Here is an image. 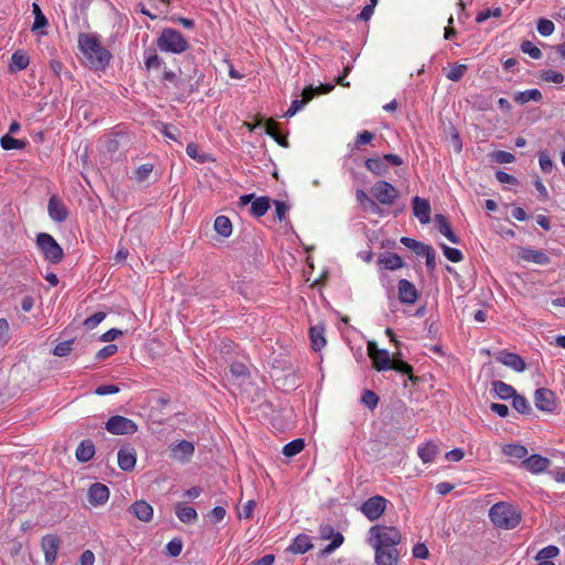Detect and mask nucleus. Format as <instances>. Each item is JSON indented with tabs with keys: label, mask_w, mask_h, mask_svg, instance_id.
<instances>
[{
	"label": "nucleus",
	"mask_w": 565,
	"mask_h": 565,
	"mask_svg": "<svg viewBox=\"0 0 565 565\" xmlns=\"http://www.w3.org/2000/svg\"><path fill=\"white\" fill-rule=\"evenodd\" d=\"M78 47L95 70H105L111 58L110 52L104 47L95 34L79 33Z\"/></svg>",
	"instance_id": "f257e3e1"
},
{
	"label": "nucleus",
	"mask_w": 565,
	"mask_h": 565,
	"mask_svg": "<svg viewBox=\"0 0 565 565\" xmlns=\"http://www.w3.org/2000/svg\"><path fill=\"white\" fill-rule=\"evenodd\" d=\"M489 518L495 526L507 530L516 527L521 522V513L507 502L493 504Z\"/></svg>",
	"instance_id": "f03ea898"
},
{
	"label": "nucleus",
	"mask_w": 565,
	"mask_h": 565,
	"mask_svg": "<svg viewBox=\"0 0 565 565\" xmlns=\"http://www.w3.org/2000/svg\"><path fill=\"white\" fill-rule=\"evenodd\" d=\"M369 534L374 550L396 547L402 542V534L395 526L376 524L370 529Z\"/></svg>",
	"instance_id": "7ed1b4c3"
},
{
	"label": "nucleus",
	"mask_w": 565,
	"mask_h": 565,
	"mask_svg": "<svg viewBox=\"0 0 565 565\" xmlns=\"http://www.w3.org/2000/svg\"><path fill=\"white\" fill-rule=\"evenodd\" d=\"M158 47L163 52L180 54L189 49L185 38L177 30L166 28L157 40Z\"/></svg>",
	"instance_id": "20e7f679"
},
{
	"label": "nucleus",
	"mask_w": 565,
	"mask_h": 565,
	"mask_svg": "<svg viewBox=\"0 0 565 565\" xmlns=\"http://www.w3.org/2000/svg\"><path fill=\"white\" fill-rule=\"evenodd\" d=\"M36 244L42 250L46 260L52 264H58L64 257V252L54 237L47 233H40L36 237Z\"/></svg>",
	"instance_id": "39448f33"
},
{
	"label": "nucleus",
	"mask_w": 565,
	"mask_h": 565,
	"mask_svg": "<svg viewBox=\"0 0 565 565\" xmlns=\"http://www.w3.org/2000/svg\"><path fill=\"white\" fill-rule=\"evenodd\" d=\"M105 428L113 435H132L138 430V425L130 418L115 415L106 422Z\"/></svg>",
	"instance_id": "423d86ee"
},
{
	"label": "nucleus",
	"mask_w": 565,
	"mask_h": 565,
	"mask_svg": "<svg viewBox=\"0 0 565 565\" xmlns=\"http://www.w3.org/2000/svg\"><path fill=\"white\" fill-rule=\"evenodd\" d=\"M374 199L385 205H391L399 196L398 190L387 181H377L371 188Z\"/></svg>",
	"instance_id": "0eeeda50"
},
{
	"label": "nucleus",
	"mask_w": 565,
	"mask_h": 565,
	"mask_svg": "<svg viewBox=\"0 0 565 565\" xmlns=\"http://www.w3.org/2000/svg\"><path fill=\"white\" fill-rule=\"evenodd\" d=\"M387 502L388 501L382 495H373L362 503L360 510L373 522L384 514Z\"/></svg>",
	"instance_id": "6e6552de"
},
{
	"label": "nucleus",
	"mask_w": 565,
	"mask_h": 565,
	"mask_svg": "<svg viewBox=\"0 0 565 565\" xmlns=\"http://www.w3.org/2000/svg\"><path fill=\"white\" fill-rule=\"evenodd\" d=\"M367 351L375 370L385 371L390 369L393 356L390 355L387 350L379 349L374 342H369Z\"/></svg>",
	"instance_id": "1a4fd4ad"
},
{
	"label": "nucleus",
	"mask_w": 565,
	"mask_h": 565,
	"mask_svg": "<svg viewBox=\"0 0 565 565\" xmlns=\"http://www.w3.org/2000/svg\"><path fill=\"white\" fill-rule=\"evenodd\" d=\"M534 403L537 409L546 413H553L557 407L555 393L545 387L535 391Z\"/></svg>",
	"instance_id": "9d476101"
},
{
	"label": "nucleus",
	"mask_w": 565,
	"mask_h": 565,
	"mask_svg": "<svg viewBox=\"0 0 565 565\" xmlns=\"http://www.w3.org/2000/svg\"><path fill=\"white\" fill-rule=\"evenodd\" d=\"M194 445L188 440H181L178 444L169 446L170 458L181 463L189 462L194 454Z\"/></svg>",
	"instance_id": "9b49d317"
},
{
	"label": "nucleus",
	"mask_w": 565,
	"mask_h": 565,
	"mask_svg": "<svg viewBox=\"0 0 565 565\" xmlns=\"http://www.w3.org/2000/svg\"><path fill=\"white\" fill-rule=\"evenodd\" d=\"M319 535L322 540H332L329 545H327L321 554H330L338 547H340L344 541L343 535L340 532H334V529L330 524H321L319 527Z\"/></svg>",
	"instance_id": "f8f14e48"
},
{
	"label": "nucleus",
	"mask_w": 565,
	"mask_h": 565,
	"mask_svg": "<svg viewBox=\"0 0 565 565\" xmlns=\"http://www.w3.org/2000/svg\"><path fill=\"white\" fill-rule=\"evenodd\" d=\"M60 546L61 540L56 535L47 534L42 537L41 547L46 565H53L55 563Z\"/></svg>",
	"instance_id": "ddd939ff"
},
{
	"label": "nucleus",
	"mask_w": 565,
	"mask_h": 565,
	"mask_svg": "<svg viewBox=\"0 0 565 565\" xmlns=\"http://www.w3.org/2000/svg\"><path fill=\"white\" fill-rule=\"evenodd\" d=\"M109 494V489L106 484L95 482L88 488L87 500L92 505L98 507L108 501Z\"/></svg>",
	"instance_id": "4468645a"
},
{
	"label": "nucleus",
	"mask_w": 565,
	"mask_h": 565,
	"mask_svg": "<svg viewBox=\"0 0 565 565\" xmlns=\"http://www.w3.org/2000/svg\"><path fill=\"white\" fill-rule=\"evenodd\" d=\"M47 212L50 217L58 223H62L68 217V210L57 195H52L49 199Z\"/></svg>",
	"instance_id": "2eb2a0df"
},
{
	"label": "nucleus",
	"mask_w": 565,
	"mask_h": 565,
	"mask_svg": "<svg viewBox=\"0 0 565 565\" xmlns=\"http://www.w3.org/2000/svg\"><path fill=\"white\" fill-rule=\"evenodd\" d=\"M398 299L404 305H413L418 298V291L413 282L407 279L398 281Z\"/></svg>",
	"instance_id": "dca6fc26"
},
{
	"label": "nucleus",
	"mask_w": 565,
	"mask_h": 565,
	"mask_svg": "<svg viewBox=\"0 0 565 565\" xmlns=\"http://www.w3.org/2000/svg\"><path fill=\"white\" fill-rule=\"evenodd\" d=\"M118 466L124 471H132L136 466V450L131 446H124L117 455Z\"/></svg>",
	"instance_id": "f3484780"
},
{
	"label": "nucleus",
	"mask_w": 565,
	"mask_h": 565,
	"mask_svg": "<svg viewBox=\"0 0 565 565\" xmlns=\"http://www.w3.org/2000/svg\"><path fill=\"white\" fill-rule=\"evenodd\" d=\"M128 512L142 522H150L153 516V508L145 500L134 502Z\"/></svg>",
	"instance_id": "a211bd4d"
},
{
	"label": "nucleus",
	"mask_w": 565,
	"mask_h": 565,
	"mask_svg": "<svg viewBox=\"0 0 565 565\" xmlns=\"http://www.w3.org/2000/svg\"><path fill=\"white\" fill-rule=\"evenodd\" d=\"M414 215L419 220L422 224H428L430 222V204L426 199L414 196L412 200Z\"/></svg>",
	"instance_id": "6ab92c4d"
},
{
	"label": "nucleus",
	"mask_w": 565,
	"mask_h": 565,
	"mask_svg": "<svg viewBox=\"0 0 565 565\" xmlns=\"http://www.w3.org/2000/svg\"><path fill=\"white\" fill-rule=\"evenodd\" d=\"M497 360L516 372H523L526 369L524 360L516 353L500 351Z\"/></svg>",
	"instance_id": "aec40b11"
},
{
	"label": "nucleus",
	"mask_w": 565,
	"mask_h": 565,
	"mask_svg": "<svg viewBox=\"0 0 565 565\" xmlns=\"http://www.w3.org/2000/svg\"><path fill=\"white\" fill-rule=\"evenodd\" d=\"M550 466V460L541 455H532L522 460L521 467L533 473L543 472Z\"/></svg>",
	"instance_id": "412c9836"
},
{
	"label": "nucleus",
	"mask_w": 565,
	"mask_h": 565,
	"mask_svg": "<svg viewBox=\"0 0 565 565\" xmlns=\"http://www.w3.org/2000/svg\"><path fill=\"white\" fill-rule=\"evenodd\" d=\"M374 561L376 565H397L399 552L396 547L375 550Z\"/></svg>",
	"instance_id": "4be33fe9"
},
{
	"label": "nucleus",
	"mask_w": 565,
	"mask_h": 565,
	"mask_svg": "<svg viewBox=\"0 0 565 565\" xmlns=\"http://www.w3.org/2000/svg\"><path fill=\"white\" fill-rule=\"evenodd\" d=\"M401 352H397L393 355V360L391 362V366L388 370H394L398 373H402L404 375H407L408 379L414 383L417 384L419 381L418 376H415L413 373V366L408 364L407 362L399 359Z\"/></svg>",
	"instance_id": "5701e85b"
},
{
	"label": "nucleus",
	"mask_w": 565,
	"mask_h": 565,
	"mask_svg": "<svg viewBox=\"0 0 565 565\" xmlns=\"http://www.w3.org/2000/svg\"><path fill=\"white\" fill-rule=\"evenodd\" d=\"M435 222L437 230L446 236L451 243L459 244L460 238L452 231L451 224L444 214H436Z\"/></svg>",
	"instance_id": "b1692460"
},
{
	"label": "nucleus",
	"mask_w": 565,
	"mask_h": 565,
	"mask_svg": "<svg viewBox=\"0 0 565 565\" xmlns=\"http://www.w3.org/2000/svg\"><path fill=\"white\" fill-rule=\"evenodd\" d=\"M355 199L365 212H371L377 215L383 214V210L380 207V205L372 198H370L365 191L356 190Z\"/></svg>",
	"instance_id": "393cba45"
},
{
	"label": "nucleus",
	"mask_w": 565,
	"mask_h": 565,
	"mask_svg": "<svg viewBox=\"0 0 565 565\" xmlns=\"http://www.w3.org/2000/svg\"><path fill=\"white\" fill-rule=\"evenodd\" d=\"M520 257L523 260L532 262L539 265H547L551 262L550 257L544 252L532 248H522L520 252Z\"/></svg>",
	"instance_id": "a878e982"
},
{
	"label": "nucleus",
	"mask_w": 565,
	"mask_h": 565,
	"mask_svg": "<svg viewBox=\"0 0 565 565\" xmlns=\"http://www.w3.org/2000/svg\"><path fill=\"white\" fill-rule=\"evenodd\" d=\"M324 331L326 328L322 324H318L309 329L311 348L316 352L320 351L327 343L324 339Z\"/></svg>",
	"instance_id": "bb28decb"
},
{
	"label": "nucleus",
	"mask_w": 565,
	"mask_h": 565,
	"mask_svg": "<svg viewBox=\"0 0 565 565\" xmlns=\"http://www.w3.org/2000/svg\"><path fill=\"white\" fill-rule=\"evenodd\" d=\"M379 264L383 265L385 269L396 270L404 266V262L396 253H384L379 257Z\"/></svg>",
	"instance_id": "cd10ccee"
},
{
	"label": "nucleus",
	"mask_w": 565,
	"mask_h": 565,
	"mask_svg": "<svg viewBox=\"0 0 565 565\" xmlns=\"http://www.w3.org/2000/svg\"><path fill=\"white\" fill-rule=\"evenodd\" d=\"M95 455V446L90 439L81 441L76 448L75 456L79 462L89 461Z\"/></svg>",
	"instance_id": "c85d7f7f"
},
{
	"label": "nucleus",
	"mask_w": 565,
	"mask_h": 565,
	"mask_svg": "<svg viewBox=\"0 0 565 565\" xmlns=\"http://www.w3.org/2000/svg\"><path fill=\"white\" fill-rule=\"evenodd\" d=\"M265 131L268 136L275 139V141L281 146L287 148L289 146L287 136H284L278 130V122L274 119H267L265 124Z\"/></svg>",
	"instance_id": "c756f323"
},
{
	"label": "nucleus",
	"mask_w": 565,
	"mask_h": 565,
	"mask_svg": "<svg viewBox=\"0 0 565 565\" xmlns=\"http://www.w3.org/2000/svg\"><path fill=\"white\" fill-rule=\"evenodd\" d=\"M364 164L370 172L377 177L386 175L388 172V167L382 157L369 158L365 160Z\"/></svg>",
	"instance_id": "7c9ffc66"
},
{
	"label": "nucleus",
	"mask_w": 565,
	"mask_h": 565,
	"mask_svg": "<svg viewBox=\"0 0 565 565\" xmlns=\"http://www.w3.org/2000/svg\"><path fill=\"white\" fill-rule=\"evenodd\" d=\"M312 548L310 537L306 534H299L289 545L287 551L294 554H303Z\"/></svg>",
	"instance_id": "2f4dec72"
},
{
	"label": "nucleus",
	"mask_w": 565,
	"mask_h": 565,
	"mask_svg": "<svg viewBox=\"0 0 565 565\" xmlns=\"http://www.w3.org/2000/svg\"><path fill=\"white\" fill-rule=\"evenodd\" d=\"M175 514L178 519L185 524L194 523L198 520L196 510L192 507H186L183 503L177 504Z\"/></svg>",
	"instance_id": "473e14b6"
},
{
	"label": "nucleus",
	"mask_w": 565,
	"mask_h": 565,
	"mask_svg": "<svg viewBox=\"0 0 565 565\" xmlns=\"http://www.w3.org/2000/svg\"><path fill=\"white\" fill-rule=\"evenodd\" d=\"M29 63L30 58L25 52L15 51L11 56V64L9 66V70L11 73L22 71L28 67Z\"/></svg>",
	"instance_id": "72a5a7b5"
},
{
	"label": "nucleus",
	"mask_w": 565,
	"mask_h": 565,
	"mask_svg": "<svg viewBox=\"0 0 565 565\" xmlns=\"http://www.w3.org/2000/svg\"><path fill=\"white\" fill-rule=\"evenodd\" d=\"M418 456L424 463L434 461L439 452V448L436 444L428 441L424 446L418 448Z\"/></svg>",
	"instance_id": "f704fd0d"
},
{
	"label": "nucleus",
	"mask_w": 565,
	"mask_h": 565,
	"mask_svg": "<svg viewBox=\"0 0 565 565\" xmlns=\"http://www.w3.org/2000/svg\"><path fill=\"white\" fill-rule=\"evenodd\" d=\"M513 99L515 103L520 105L526 104L530 100L540 103L543 99V95L539 89L533 88L516 93Z\"/></svg>",
	"instance_id": "c9c22d12"
},
{
	"label": "nucleus",
	"mask_w": 565,
	"mask_h": 565,
	"mask_svg": "<svg viewBox=\"0 0 565 565\" xmlns=\"http://www.w3.org/2000/svg\"><path fill=\"white\" fill-rule=\"evenodd\" d=\"M270 207V200L268 196H260L252 202L250 213L255 217H260L267 213Z\"/></svg>",
	"instance_id": "e433bc0d"
},
{
	"label": "nucleus",
	"mask_w": 565,
	"mask_h": 565,
	"mask_svg": "<svg viewBox=\"0 0 565 565\" xmlns=\"http://www.w3.org/2000/svg\"><path fill=\"white\" fill-rule=\"evenodd\" d=\"M493 391L498 395L500 399H509L514 396L516 393L515 388L503 381H493L492 382Z\"/></svg>",
	"instance_id": "4c0bfd02"
},
{
	"label": "nucleus",
	"mask_w": 565,
	"mask_h": 565,
	"mask_svg": "<svg viewBox=\"0 0 565 565\" xmlns=\"http://www.w3.org/2000/svg\"><path fill=\"white\" fill-rule=\"evenodd\" d=\"M232 222L226 216H217L214 221V230L223 237H228L232 234Z\"/></svg>",
	"instance_id": "58836bf2"
},
{
	"label": "nucleus",
	"mask_w": 565,
	"mask_h": 565,
	"mask_svg": "<svg viewBox=\"0 0 565 565\" xmlns=\"http://www.w3.org/2000/svg\"><path fill=\"white\" fill-rule=\"evenodd\" d=\"M512 406L520 414L530 415L532 413V407L529 401L518 393L512 397Z\"/></svg>",
	"instance_id": "ea45409f"
},
{
	"label": "nucleus",
	"mask_w": 565,
	"mask_h": 565,
	"mask_svg": "<svg viewBox=\"0 0 565 565\" xmlns=\"http://www.w3.org/2000/svg\"><path fill=\"white\" fill-rule=\"evenodd\" d=\"M32 12L34 14V22L32 25V31L43 29L49 24L46 17L42 12L40 6L35 2L32 4Z\"/></svg>",
	"instance_id": "a19ab883"
},
{
	"label": "nucleus",
	"mask_w": 565,
	"mask_h": 565,
	"mask_svg": "<svg viewBox=\"0 0 565 565\" xmlns=\"http://www.w3.org/2000/svg\"><path fill=\"white\" fill-rule=\"evenodd\" d=\"M305 448V440L302 438L294 439L282 448V454L290 458L298 455Z\"/></svg>",
	"instance_id": "79ce46f5"
},
{
	"label": "nucleus",
	"mask_w": 565,
	"mask_h": 565,
	"mask_svg": "<svg viewBox=\"0 0 565 565\" xmlns=\"http://www.w3.org/2000/svg\"><path fill=\"white\" fill-rule=\"evenodd\" d=\"M503 452L507 456L512 457V458L525 459V457L527 455V449H526V447H524L522 445L510 444L503 448Z\"/></svg>",
	"instance_id": "37998d69"
},
{
	"label": "nucleus",
	"mask_w": 565,
	"mask_h": 565,
	"mask_svg": "<svg viewBox=\"0 0 565 565\" xmlns=\"http://www.w3.org/2000/svg\"><path fill=\"white\" fill-rule=\"evenodd\" d=\"M0 145L4 150L23 149L25 147V141L15 139L10 135H4L0 139Z\"/></svg>",
	"instance_id": "c03bdc74"
},
{
	"label": "nucleus",
	"mask_w": 565,
	"mask_h": 565,
	"mask_svg": "<svg viewBox=\"0 0 565 565\" xmlns=\"http://www.w3.org/2000/svg\"><path fill=\"white\" fill-rule=\"evenodd\" d=\"M540 78L544 82L562 84L565 79L564 75L553 70H544L540 73Z\"/></svg>",
	"instance_id": "a18cd8bd"
},
{
	"label": "nucleus",
	"mask_w": 565,
	"mask_h": 565,
	"mask_svg": "<svg viewBox=\"0 0 565 565\" xmlns=\"http://www.w3.org/2000/svg\"><path fill=\"white\" fill-rule=\"evenodd\" d=\"M520 49L523 53L529 54L534 60H539L542 57V51L529 40H524L521 43Z\"/></svg>",
	"instance_id": "49530a36"
},
{
	"label": "nucleus",
	"mask_w": 565,
	"mask_h": 565,
	"mask_svg": "<svg viewBox=\"0 0 565 565\" xmlns=\"http://www.w3.org/2000/svg\"><path fill=\"white\" fill-rule=\"evenodd\" d=\"M555 30L554 23L545 18H541L537 21V31L542 36H550Z\"/></svg>",
	"instance_id": "de8ad7c7"
},
{
	"label": "nucleus",
	"mask_w": 565,
	"mask_h": 565,
	"mask_svg": "<svg viewBox=\"0 0 565 565\" xmlns=\"http://www.w3.org/2000/svg\"><path fill=\"white\" fill-rule=\"evenodd\" d=\"M558 554H559V548L557 546L548 545L539 551V553L535 556V559L551 561L552 558L556 557Z\"/></svg>",
	"instance_id": "09e8293b"
},
{
	"label": "nucleus",
	"mask_w": 565,
	"mask_h": 565,
	"mask_svg": "<svg viewBox=\"0 0 565 565\" xmlns=\"http://www.w3.org/2000/svg\"><path fill=\"white\" fill-rule=\"evenodd\" d=\"M468 67L465 64H458L449 70L447 78L452 82H459L466 74Z\"/></svg>",
	"instance_id": "8fccbe9b"
},
{
	"label": "nucleus",
	"mask_w": 565,
	"mask_h": 565,
	"mask_svg": "<svg viewBox=\"0 0 565 565\" xmlns=\"http://www.w3.org/2000/svg\"><path fill=\"white\" fill-rule=\"evenodd\" d=\"M539 163L544 173H550L553 169V161L547 150H542L539 153Z\"/></svg>",
	"instance_id": "3c124183"
},
{
	"label": "nucleus",
	"mask_w": 565,
	"mask_h": 565,
	"mask_svg": "<svg viewBox=\"0 0 565 565\" xmlns=\"http://www.w3.org/2000/svg\"><path fill=\"white\" fill-rule=\"evenodd\" d=\"M440 247L443 248L444 255L447 257L448 260L452 263H458L462 260L463 256L459 249L449 247L445 244H441Z\"/></svg>",
	"instance_id": "603ef678"
},
{
	"label": "nucleus",
	"mask_w": 565,
	"mask_h": 565,
	"mask_svg": "<svg viewBox=\"0 0 565 565\" xmlns=\"http://www.w3.org/2000/svg\"><path fill=\"white\" fill-rule=\"evenodd\" d=\"M73 343H74L73 339L60 342L54 348L53 354L56 355V356H66V355H68L71 353V351L73 350V348H72Z\"/></svg>",
	"instance_id": "864d4df0"
},
{
	"label": "nucleus",
	"mask_w": 565,
	"mask_h": 565,
	"mask_svg": "<svg viewBox=\"0 0 565 565\" xmlns=\"http://www.w3.org/2000/svg\"><path fill=\"white\" fill-rule=\"evenodd\" d=\"M362 403L370 409H374L379 404V396L371 390H365L362 395Z\"/></svg>",
	"instance_id": "5fc2aeb1"
},
{
	"label": "nucleus",
	"mask_w": 565,
	"mask_h": 565,
	"mask_svg": "<svg viewBox=\"0 0 565 565\" xmlns=\"http://www.w3.org/2000/svg\"><path fill=\"white\" fill-rule=\"evenodd\" d=\"M182 546H183V543H182L181 539L175 537L167 544V546H166L167 553L172 557H177L181 554Z\"/></svg>",
	"instance_id": "6e6d98bb"
},
{
	"label": "nucleus",
	"mask_w": 565,
	"mask_h": 565,
	"mask_svg": "<svg viewBox=\"0 0 565 565\" xmlns=\"http://www.w3.org/2000/svg\"><path fill=\"white\" fill-rule=\"evenodd\" d=\"M502 15V10L501 8H494V9H486V10H482L480 11L478 14H477V18H476V21L478 23H481L486 20H488L490 17H495V18H499Z\"/></svg>",
	"instance_id": "4d7b16f0"
},
{
	"label": "nucleus",
	"mask_w": 565,
	"mask_h": 565,
	"mask_svg": "<svg viewBox=\"0 0 565 565\" xmlns=\"http://www.w3.org/2000/svg\"><path fill=\"white\" fill-rule=\"evenodd\" d=\"M492 158L498 163H511L514 161V156L504 150H497L492 153Z\"/></svg>",
	"instance_id": "13d9d810"
},
{
	"label": "nucleus",
	"mask_w": 565,
	"mask_h": 565,
	"mask_svg": "<svg viewBox=\"0 0 565 565\" xmlns=\"http://www.w3.org/2000/svg\"><path fill=\"white\" fill-rule=\"evenodd\" d=\"M105 317H106L105 312L98 311V312L92 315L90 317H88L87 319H85L84 326L87 329H94L105 319Z\"/></svg>",
	"instance_id": "bf43d9fd"
},
{
	"label": "nucleus",
	"mask_w": 565,
	"mask_h": 565,
	"mask_svg": "<svg viewBox=\"0 0 565 565\" xmlns=\"http://www.w3.org/2000/svg\"><path fill=\"white\" fill-rule=\"evenodd\" d=\"M10 340V327L6 318H0V343L7 344Z\"/></svg>",
	"instance_id": "052dcab7"
},
{
	"label": "nucleus",
	"mask_w": 565,
	"mask_h": 565,
	"mask_svg": "<svg viewBox=\"0 0 565 565\" xmlns=\"http://www.w3.org/2000/svg\"><path fill=\"white\" fill-rule=\"evenodd\" d=\"M230 371H231V373L235 377L248 376L249 375V371H248L247 366L244 363H241V362L232 363L231 367H230Z\"/></svg>",
	"instance_id": "680f3d73"
},
{
	"label": "nucleus",
	"mask_w": 565,
	"mask_h": 565,
	"mask_svg": "<svg viewBox=\"0 0 565 565\" xmlns=\"http://www.w3.org/2000/svg\"><path fill=\"white\" fill-rule=\"evenodd\" d=\"M226 515V510L223 507H215L209 512V519L213 524L221 522Z\"/></svg>",
	"instance_id": "e2e57ef3"
},
{
	"label": "nucleus",
	"mask_w": 565,
	"mask_h": 565,
	"mask_svg": "<svg viewBox=\"0 0 565 565\" xmlns=\"http://www.w3.org/2000/svg\"><path fill=\"white\" fill-rule=\"evenodd\" d=\"M117 351H118V347L116 344H108V345L104 347L103 349H100L96 353V359L99 361H103V360L114 355Z\"/></svg>",
	"instance_id": "0e129e2a"
},
{
	"label": "nucleus",
	"mask_w": 565,
	"mask_h": 565,
	"mask_svg": "<svg viewBox=\"0 0 565 565\" xmlns=\"http://www.w3.org/2000/svg\"><path fill=\"white\" fill-rule=\"evenodd\" d=\"M449 132H450V137H451V143H452L456 152H460L462 149V141L460 139L459 131L457 130V128L455 126L450 125Z\"/></svg>",
	"instance_id": "69168bd1"
},
{
	"label": "nucleus",
	"mask_w": 565,
	"mask_h": 565,
	"mask_svg": "<svg viewBox=\"0 0 565 565\" xmlns=\"http://www.w3.org/2000/svg\"><path fill=\"white\" fill-rule=\"evenodd\" d=\"M413 556L415 558L426 559L429 556V551L424 543H417L413 547Z\"/></svg>",
	"instance_id": "338daca9"
},
{
	"label": "nucleus",
	"mask_w": 565,
	"mask_h": 565,
	"mask_svg": "<svg viewBox=\"0 0 565 565\" xmlns=\"http://www.w3.org/2000/svg\"><path fill=\"white\" fill-rule=\"evenodd\" d=\"M306 105V100L302 99H294L291 102L290 107L288 110L284 114V117L290 118L294 115H296L303 106Z\"/></svg>",
	"instance_id": "774afa93"
}]
</instances>
